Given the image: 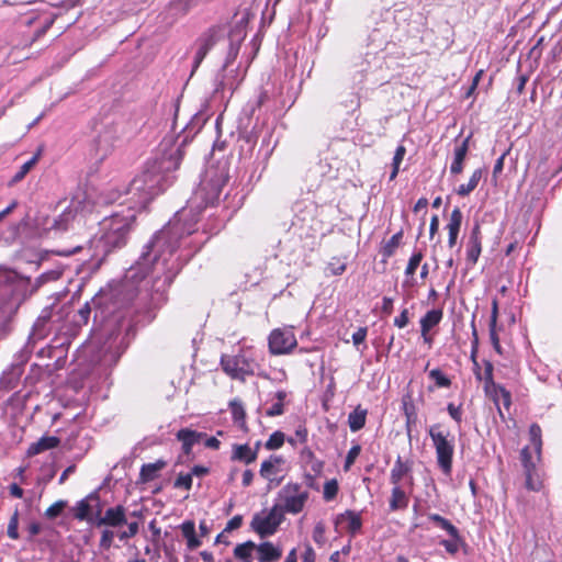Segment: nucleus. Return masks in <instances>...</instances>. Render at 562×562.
<instances>
[{"mask_svg": "<svg viewBox=\"0 0 562 562\" xmlns=\"http://www.w3.org/2000/svg\"><path fill=\"white\" fill-rule=\"evenodd\" d=\"M482 251V235L481 227L479 223H475L471 229L469 235V239L467 243V262L469 266H474L481 255Z\"/></svg>", "mask_w": 562, "mask_h": 562, "instance_id": "nucleus-22", "label": "nucleus"}, {"mask_svg": "<svg viewBox=\"0 0 562 562\" xmlns=\"http://www.w3.org/2000/svg\"><path fill=\"white\" fill-rule=\"evenodd\" d=\"M60 442V439L56 436H43L36 442H33L27 448V456L34 457L46 450L56 448Z\"/></svg>", "mask_w": 562, "mask_h": 562, "instance_id": "nucleus-27", "label": "nucleus"}, {"mask_svg": "<svg viewBox=\"0 0 562 562\" xmlns=\"http://www.w3.org/2000/svg\"><path fill=\"white\" fill-rule=\"evenodd\" d=\"M447 411L450 417L458 424L462 422V408L461 405L456 406L453 403L447 405Z\"/></svg>", "mask_w": 562, "mask_h": 562, "instance_id": "nucleus-64", "label": "nucleus"}, {"mask_svg": "<svg viewBox=\"0 0 562 562\" xmlns=\"http://www.w3.org/2000/svg\"><path fill=\"white\" fill-rule=\"evenodd\" d=\"M231 408H232V415H233L235 423H238L239 426L241 428H244L245 427V416H246L244 406L240 403L234 401L231 403Z\"/></svg>", "mask_w": 562, "mask_h": 562, "instance_id": "nucleus-49", "label": "nucleus"}, {"mask_svg": "<svg viewBox=\"0 0 562 562\" xmlns=\"http://www.w3.org/2000/svg\"><path fill=\"white\" fill-rule=\"evenodd\" d=\"M285 436L282 431H274L270 435L269 439L267 440L265 447L268 450H276L282 447L284 443Z\"/></svg>", "mask_w": 562, "mask_h": 562, "instance_id": "nucleus-47", "label": "nucleus"}, {"mask_svg": "<svg viewBox=\"0 0 562 562\" xmlns=\"http://www.w3.org/2000/svg\"><path fill=\"white\" fill-rule=\"evenodd\" d=\"M338 519H345L348 521V531L351 535H356L357 532H359L362 527L360 514L352 510H346L344 514L339 516Z\"/></svg>", "mask_w": 562, "mask_h": 562, "instance_id": "nucleus-38", "label": "nucleus"}, {"mask_svg": "<svg viewBox=\"0 0 562 562\" xmlns=\"http://www.w3.org/2000/svg\"><path fill=\"white\" fill-rule=\"evenodd\" d=\"M470 136L458 143L453 151V160L450 166V172L452 175H459L463 171V162L469 150Z\"/></svg>", "mask_w": 562, "mask_h": 562, "instance_id": "nucleus-25", "label": "nucleus"}, {"mask_svg": "<svg viewBox=\"0 0 562 562\" xmlns=\"http://www.w3.org/2000/svg\"><path fill=\"white\" fill-rule=\"evenodd\" d=\"M443 316V312L440 308H435L428 311L422 318H420V331H429L431 328L437 326Z\"/></svg>", "mask_w": 562, "mask_h": 562, "instance_id": "nucleus-32", "label": "nucleus"}, {"mask_svg": "<svg viewBox=\"0 0 562 562\" xmlns=\"http://www.w3.org/2000/svg\"><path fill=\"white\" fill-rule=\"evenodd\" d=\"M227 181L228 168L226 164L210 166L189 200L190 210L201 211L203 207L217 202Z\"/></svg>", "mask_w": 562, "mask_h": 562, "instance_id": "nucleus-7", "label": "nucleus"}, {"mask_svg": "<svg viewBox=\"0 0 562 562\" xmlns=\"http://www.w3.org/2000/svg\"><path fill=\"white\" fill-rule=\"evenodd\" d=\"M115 532L110 527L104 528L101 532L99 546L102 550H109L113 544Z\"/></svg>", "mask_w": 562, "mask_h": 562, "instance_id": "nucleus-52", "label": "nucleus"}, {"mask_svg": "<svg viewBox=\"0 0 562 562\" xmlns=\"http://www.w3.org/2000/svg\"><path fill=\"white\" fill-rule=\"evenodd\" d=\"M135 213L128 209L126 214L113 213L100 222V235L90 238L86 245H76L72 248H60L55 252L58 256L70 257L86 252V258L101 262L110 252L124 247L128 239Z\"/></svg>", "mask_w": 562, "mask_h": 562, "instance_id": "nucleus-4", "label": "nucleus"}, {"mask_svg": "<svg viewBox=\"0 0 562 562\" xmlns=\"http://www.w3.org/2000/svg\"><path fill=\"white\" fill-rule=\"evenodd\" d=\"M204 437H206L204 432H199L189 428H181L176 434V438L182 443V451L184 454H190L192 447L200 442V440Z\"/></svg>", "mask_w": 562, "mask_h": 562, "instance_id": "nucleus-24", "label": "nucleus"}, {"mask_svg": "<svg viewBox=\"0 0 562 562\" xmlns=\"http://www.w3.org/2000/svg\"><path fill=\"white\" fill-rule=\"evenodd\" d=\"M60 277V272L58 271H47V272H44L42 273L35 281V288H40L42 284L48 282V281H54V280H57L59 279Z\"/></svg>", "mask_w": 562, "mask_h": 562, "instance_id": "nucleus-61", "label": "nucleus"}, {"mask_svg": "<svg viewBox=\"0 0 562 562\" xmlns=\"http://www.w3.org/2000/svg\"><path fill=\"white\" fill-rule=\"evenodd\" d=\"M194 0H173L171 2V9L181 13H187L193 5Z\"/></svg>", "mask_w": 562, "mask_h": 562, "instance_id": "nucleus-63", "label": "nucleus"}, {"mask_svg": "<svg viewBox=\"0 0 562 562\" xmlns=\"http://www.w3.org/2000/svg\"><path fill=\"white\" fill-rule=\"evenodd\" d=\"M428 519L432 521L438 528L445 530L448 536H457L459 530L450 520L440 516L439 514H429Z\"/></svg>", "mask_w": 562, "mask_h": 562, "instance_id": "nucleus-40", "label": "nucleus"}, {"mask_svg": "<svg viewBox=\"0 0 562 562\" xmlns=\"http://www.w3.org/2000/svg\"><path fill=\"white\" fill-rule=\"evenodd\" d=\"M166 465L165 461L158 460L155 463H146L140 469V477L144 482L153 481L157 476V472Z\"/></svg>", "mask_w": 562, "mask_h": 562, "instance_id": "nucleus-39", "label": "nucleus"}, {"mask_svg": "<svg viewBox=\"0 0 562 562\" xmlns=\"http://www.w3.org/2000/svg\"><path fill=\"white\" fill-rule=\"evenodd\" d=\"M18 528H19V510L15 509L13 515L11 516L9 525H8L7 533H8L9 538H11L13 540L19 539L20 535H19Z\"/></svg>", "mask_w": 562, "mask_h": 562, "instance_id": "nucleus-55", "label": "nucleus"}, {"mask_svg": "<svg viewBox=\"0 0 562 562\" xmlns=\"http://www.w3.org/2000/svg\"><path fill=\"white\" fill-rule=\"evenodd\" d=\"M300 463L305 471L313 472V475H321L324 469V462L318 460L308 447L300 451Z\"/></svg>", "mask_w": 562, "mask_h": 562, "instance_id": "nucleus-23", "label": "nucleus"}, {"mask_svg": "<svg viewBox=\"0 0 562 562\" xmlns=\"http://www.w3.org/2000/svg\"><path fill=\"white\" fill-rule=\"evenodd\" d=\"M367 409H362L360 406L355 408L348 415V425L351 431L356 432L362 429L366 425Z\"/></svg>", "mask_w": 562, "mask_h": 562, "instance_id": "nucleus-34", "label": "nucleus"}, {"mask_svg": "<svg viewBox=\"0 0 562 562\" xmlns=\"http://www.w3.org/2000/svg\"><path fill=\"white\" fill-rule=\"evenodd\" d=\"M40 154L34 155L31 159L25 161L19 169V171L14 175L13 181H21L32 169V167L36 164Z\"/></svg>", "mask_w": 562, "mask_h": 562, "instance_id": "nucleus-48", "label": "nucleus"}, {"mask_svg": "<svg viewBox=\"0 0 562 562\" xmlns=\"http://www.w3.org/2000/svg\"><path fill=\"white\" fill-rule=\"evenodd\" d=\"M269 350L272 355H284L296 347L297 341L290 328H277L271 331L268 338Z\"/></svg>", "mask_w": 562, "mask_h": 562, "instance_id": "nucleus-16", "label": "nucleus"}, {"mask_svg": "<svg viewBox=\"0 0 562 562\" xmlns=\"http://www.w3.org/2000/svg\"><path fill=\"white\" fill-rule=\"evenodd\" d=\"M429 378L434 380L439 387H449L451 385V380L446 376L440 369H432L429 372Z\"/></svg>", "mask_w": 562, "mask_h": 562, "instance_id": "nucleus-51", "label": "nucleus"}, {"mask_svg": "<svg viewBox=\"0 0 562 562\" xmlns=\"http://www.w3.org/2000/svg\"><path fill=\"white\" fill-rule=\"evenodd\" d=\"M284 519V514L278 505H273L269 513L261 517L256 515L251 520L252 529L261 537L273 535Z\"/></svg>", "mask_w": 562, "mask_h": 562, "instance_id": "nucleus-15", "label": "nucleus"}, {"mask_svg": "<svg viewBox=\"0 0 562 562\" xmlns=\"http://www.w3.org/2000/svg\"><path fill=\"white\" fill-rule=\"evenodd\" d=\"M439 544L443 547L449 554H456L465 543L462 536L460 535V531L458 530L457 536H449V539L440 540Z\"/></svg>", "mask_w": 562, "mask_h": 562, "instance_id": "nucleus-37", "label": "nucleus"}, {"mask_svg": "<svg viewBox=\"0 0 562 562\" xmlns=\"http://www.w3.org/2000/svg\"><path fill=\"white\" fill-rule=\"evenodd\" d=\"M346 270V263L340 261L339 259H333L327 267L326 271L331 276H340Z\"/></svg>", "mask_w": 562, "mask_h": 562, "instance_id": "nucleus-59", "label": "nucleus"}, {"mask_svg": "<svg viewBox=\"0 0 562 562\" xmlns=\"http://www.w3.org/2000/svg\"><path fill=\"white\" fill-rule=\"evenodd\" d=\"M224 37V30L220 26L210 27L195 42L196 52L193 58L192 74L199 68L207 53Z\"/></svg>", "mask_w": 562, "mask_h": 562, "instance_id": "nucleus-14", "label": "nucleus"}, {"mask_svg": "<svg viewBox=\"0 0 562 562\" xmlns=\"http://www.w3.org/2000/svg\"><path fill=\"white\" fill-rule=\"evenodd\" d=\"M239 49H240V42L239 41L234 42L233 40H231L229 44H228V50H227V55H226L224 65L215 80L216 81V85H215L216 92H223L226 88H228L233 92L237 88V85H234L233 82L225 81L224 71L235 61V59L238 56Z\"/></svg>", "mask_w": 562, "mask_h": 562, "instance_id": "nucleus-19", "label": "nucleus"}, {"mask_svg": "<svg viewBox=\"0 0 562 562\" xmlns=\"http://www.w3.org/2000/svg\"><path fill=\"white\" fill-rule=\"evenodd\" d=\"M258 135L255 132L246 133L240 138V150L244 154L251 155L255 145L257 144Z\"/></svg>", "mask_w": 562, "mask_h": 562, "instance_id": "nucleus-45", "label": "nucleus"}, {"mask_svg": "<svg viewBox=\"0 0 562 562\" xmlns=\"http://www.w3.org/2000/svg\"><path fill=\"white\" fill-rule=\"evenodd\" d=\"M325 532H326L325 524L323 521H318L313 529V536H312L313 540L316 544L322 547L326 543Z\"/></svg>", "mask_w": 562, "mask_h": 562, "instance_id": "nucleus-53", "label": "nucleus"}, {"mask_svg": "<svg viewBox=\"0 0 562 562\" xmlns=\"http://www.w3.org/2000/svg\"><path fill=\"white\" fill-rule=\"evenodd\" d=\"M256 550L258 552L259 562H276L282 555L281 549L269 541L256 546Z\"/></svg>", "mask_w": 562, "mask_h": 562, "instance_id": "nucleus-28", "label": "nucleus"}, {"mask_svg": "<svg viewBox=\"0 0 562 562\" xmlns=\"http://www.w3.org/2000/svg\"><path fill=\"white\" fill-rule=\"evenodd\" d=\"M463 215L459 207H454L450 214L449 223L447 224L448 229V246L454 247L457 244L458 235L461 228Z\"/></svg>", "mask_w": 562, "mask_h": 562, "instance_id": "nucleus-26", "label": "nucleus"}, {"mask_svg": "<svg viewBox=\"0 0 562 562\" xmlns=\"http://www.w3.org/2000/svg\"><path fill=\"white\" fill-rule=\"evenodd\" d=\"M257 459V450H251L248 445H235L232 454V460L243 461L246 464L254 462Z\"/></svg>", "mask_w": 562, "mask_h": 562, "instance_id": "nucleus-33", "label": "nucleus"}, {"mask_svg": "<svg viewBox=\"0 0 562 562\" xmlns=\"http://www.w3.org/2000/svg\"><path fill=\"white\" fill-rule=\"evenodd\" d=\"M50 311L45 308L33 324L32 330L29 334L27 340L21 349H29V355L32 356L36 344L45 339L49 334Z\"/></svg>", "mask_w": 562, "mask_h": 562, "instance_id": "nucleus-17", "label": "nucleus"}, {"mask_svg": "<svg viewBox=\"0 0 562 562\" xmlns=\"http://www.w3.org/2000/svg\"><path fill=\"white\" fill-rule=\"evenodd\" d=\"M403 411H404V415L406 417V429H407V432L409 434L411 425L415 424L416 418H417L416 412H415V406L412 403L403 401Z\"/></svg>", "mask_w": 562, "mask_h": 562, "instance_id": "nucleus-50", "label": "nucleus"}, {"mask_svg": "<svg viewBox=\"0 0 562 562\" xmlns=\"http://www.w3.org/2000/svg\"><path fill=\"white\" fill-rule=\"evenodd\" d=\"M483 171L482 169H476L472 176L470 177L468 183L460 184L456 192L461 196L469 195L479 184L482 178Z\"/></svg>", "mask_w": 562, "mask_h": 562, "instance_id": "nucleus-36", "label": "nucleus"}, {"mask_svg": "<svg viewBox=\"0 0 562 562\" xmlns=\"http://www.w3.org/2000/svg\"><path fill=\"white\" fill-rule=\"evenodd\" d=\"M81 202L72 200L70 204L56 217L44 224V231L55 234H61L72 228L75 221L78 217Z\"/></svg>", "mask_w": 562, "mask_h": 562, "instance_id": "nucleus-13", "label": "nucleus"}, {"mask_svg": "<svg viewBox=\"0 0 562 562\" xmlns=\"http://www.w3.org/2000/svg\"><path fill=\"white\" fill-rule=\"evenodd\" d=\"M254 550H256V544L249 540L235 547L234 557L241 562H251Z\"/></svg>", "mask_w": 562, "mask_h": 562, "instance_id": "nucleus-35", "label": "nucleus"}, {"mask_svg": "<svg viewBox=\"0 0 562 562\" xmlns=\"http://www.w3.org/2000/svg\"><path fill=\"white\" fill-rule=\"evenodd\" d=\"M403 238V231L397 232L394 234L382 247L381 254L382 256L387 259L392 257L395 254L396 248L400 246L401 240Z\"/></svg>", "mask_w": 562, "mask_h": 562, "instance_id": "nucleus-42", "label": "nucleus"}, {"mask_svg": "<svg viewBox=\"0 0 562 562\" xmlns=\"http://www.w3.org/2000/svg\"><path fill=\"white\" fill-rule=\"evenodd\" d=\"M58 15V13L48 11H32L23 14L19 20V24L21 26L33 29V33L31 34V43H33L41 38L52 27Z\"/></svg>", "mask_w": 562, "mask_h": 562, "instance_id": "nucleus-11", "label": "nucleus"}, {"mask_svg": "<svg viewBox=\"0 0 562 562\" xmlns=\"http://www.w3.org/2000/svg\"><path fill=\"white\" fill-rule=\"evenodd\" d=\"M285 392L284 391H278L277 394H276V397H277V402L274 404H272L266 412V414L270 417H274V416H279V415H282L284 409H283V401L285 398Z\"/></svg>", "mask_w": 562, "mask_h": 562, "instance_id": "nucleus-46", "label": "nucleus"}, {"mask_svg": "<svg viewBox=\"0 0 562 562\" xmlns=\"http://www.w3.org/2000/svg\"><path fill=\"white\" fill-rule=\"evenodd\" d=\"M27 297V284L19 274L0 266V330L9 333L20 306Z\"/></svg>", "mask_w": 562, "mask_h": 562, "instance_id": "nucleus-5", "label": "nucleus"}, {"mask_svg": "<svg viewBox=\"0 0 562 562\" xmlns=\"http://www.w3.org/2000/svg\"><path fill=\"white\" fill-rule=\"evenodd\" d=\"M195 233L193 224L175 217L153 236L136 263L128 269L126 279L133 284L143 281L150 283V301L154 307L166 301L165 294L173 279L200 249L202 241L191 239Z\"/></svg>", "mask_w": 562, "mask_h": 562, "instance_id": "nucleus-1", "label": "nucleus"}, {"mask_svg": "<svg viewBox=\"0 0 562 562\" xmlns=\"http://www.w3.org/2000/svg\"><path fill=\"white\" fill-rule=\"evenodd\" d=\"M173 486L177 488H184V490H191L192 487V476L190 473L188 474H180L175 483Z\"/></svg>", "mask_w": 562, "mask_h": 562, "instance_id": "nucleus-62", "label": "nucleus"}, {"mask_svg": "<svg viewBox=\"0 0 562 562\" xmlns=\"http://www.w3.org/2000/svg\"><path fill=\"white\" fill-rule=\"evenodd\" d=\"M283 462V458L280 456H271L268 460H265L260 467V475L267 480L272 481L271 475L274 473V467Z\"/></svg>", "mask_w": 562, "mask_h": 562, "instance_id": "nucleus-41", "label": "nucleus"}, {"mask_svg": "<svg viewBox=\"0 0 562 562\" xmlns=\"http://www.w3.org/2000/svg\"><path fill=\"white\" fill-rule=\"evenodd\" d=\"M117 140L115 131L106 127L94 140L95 158L98 160L105 159L114 149Z\"/></svg>", "mask_w": 562, "mask_h": 562, "instance_id": "nucleus-20", "label": "nucleus"}, {"mask_svg": "<svg viewBox=\"0 0 562 562\" xmlns=\"http://www.w3.org/2000/svg\"><path fill=\"white\" fill-rule=\"evenodd\" d=\"M308 497L310 493L306 488L299 483L290 482L278 492L277 505L283 514L297 515L304 509Z\"/></svg>", "mask_w": 562, "mask_h": 562, "instance_id": "nucleus-9", "label": "nucleus"}, {"mask_svg": "<svg viewBox=\"0 0 562 562\" xmlns=\"http://www.w3.org/2000/svg\"><path fill=\"white\" fill-rule=\"evenodd\" d=\"M493 363L488 360L484 361V373L482 374V380L485 383L486 393L494 391L499 384H496L493 379Z\"/></svg>", "mask_w": 562, "mask_h": 562, "instance_id": "nucleus-43", "label": "nucleus"}, {"mask_svg": "<svg viewBox=\"0 0 562 562\" xmlns=\"http://www.w3.org/2000/svg\"><path fill=\"white\" fill-rule=\"evenodd\" d=\"M180 530L182 532V536L187 540V548L189 550H195L201 546V541L195 533V524L193 520H184L180 525Z\"/></svg>", "mask_w": 562, "mask_h": 562, "instance_id": "nucleus-31", "label": "nucleus"}, {"mask_svg": "<svg viewBox=\"0 0 562 562\" xmlns=\"http://www.w3.org/2000/svg\"><path fill=\"white\" fill-rule=\"evenodd\" d=\"M307 440V429L305 426H299L297 429L295 430V436L294 437H289L288 438V442L295 447L296 446V442H301V443H305Z\"/></svg>", "mask_w": 562, "mask_h": 562, "instance_id": "nucleus-58", "label": "nucleus"}, {"mask_svg": "<svg viewBox=\"0 0 562 562\" xmlns=\"http://www.w3.org/2000/svg\"><path fill=\"white\" fill-rule=\"evenodd\" d=\"M91 502H95L98 508L100 507L98 494L91 493L87 497L77 502V504L72 507L71 510H72V515L76 519H78L80 521H87L94 526L95 514H93V512H92Z\"/></svg>", "mask_w": 562, "mask_h": 562, "instance_id": "nucleus-21", "label": "nucleus"}, {"mask_svg": "<svg viewBox=\"0 0 562 562\" xmlns=\"http://www.w3.org/2000/svg\"><path fill=\"white\" fill-rule=\"evenodd\" d=\"M29 349H20L14 357L13 363L3 371L0 378V387L5 391H12L20 384L21 376L24 372V366L30 360Z\"/></svg>", "mask_w": 562, "mask_h": 562, "instance_id": "nucleus-12", "label": "nucleus"}, {"mask_svg": "<svg viewBox=\"0 0 562 562\" xmlns=\"http://www.w3.org/2000/svg\"><path fill=\"white\" fill-rule=\"evenodd\" d=\"M204 122V117L196 114L176 139L165 137L161 140L155 157L146 162L143 171L126 188V194L131 195L134 207L144 209L156 195L173 183L175 172L184 156L183 147L189 137L202 128Z\"/></svg>", "mask_w": 562, "mask_h": 562, "instance_id": "nucleus-2", "label": "nucleus"}, {"mask_svg": "<svg viewBox=\"0 0 562 562\" xmlns=\"http://www.w3.org/2000/svg\"><path fill=\"white\" fill-rule=\"evenodd\" d=\"M67 506L66 501H57L54 504H52L45 512V516L49 519H54L58 517L64 508Z\"/></svg>", "mask_w": 562, "mask_h": 562, "instance_id": "nucleus-57", "label": "nucleus"}, {"mask_svg": "<svg viewBox=\"0 0 562 562\" xmlns=\"http://www.w3.org/2000/svg\"><path fill=\"white\" fill-rule=\"evenodd\" d=\"M530 446L520 451V462L524 469L525 487L531 492H540L543 487V471L541 461V428L538 424L529 427Z\"/></svg>", "mask_w": 562, "mask_h": 562, "instance_id": "nucleus-6", "label": "nucleus"}, {"mask_svg": "<svg viewBox=\"0 0 562 562\" xmlns=\"http://www.w3.org/2000/svg\"><path fill=\"white\" fill-rule=\"evenodd\" d=\"M127 524L126 508L123 505H116L105 509L104 514L101 515V507L97 508L95 512V527H110L120 528Z\"/></svg>", "mask_w": 562, "mask_h": 562, "instance_id": "nucleus-18", "label": "nucleus"}, {"mask_svg": "<svg viewBox=\"0 0 562 562\" xmlns=\"http://www.w3.org/2000/svg\"><path fill=\"white\" fill-rule=\"evenodd\" d=\"M223 371L232 379L244 381L246 376L255 373L257 362L248 350H241L235 356L223 355L221 357Z\"/></svg>", "mask_w": 562, "mask_h": 562, "instance_id": "nucleus-10", "label": "nucleus"}, {"mask_svg": "<svg viewBox=\"0 0 562 562\" xmlns=\"http://www.w3.org/2000/svg\"><path fill=\"white\" fill-rule=\"evenodd\" d=\"M408 495L406 492L401 487V485H393L392 492H391V498L389 503V508L391 512H397L406 509L408 506Z\"/></svg>", "mask_w": 562, "mask_h": 562, "instance_id": "nucleus-29", "label": "nucleus"}, {"mask_svg": "<svg viewBox=\"0 0 562 562\" xmlns=\"http://www.w3.org/2000/svg\"><path fill=\"white\" fill-rule=\"evenodd\" d=\"M406 154V148L403 145H398L395 149L393 161H392V171L390 175V180H394L397 177L400 166L404 159Z\"/></svg>", "mask_w": 562, "mask_h": 562, "instance_id": "nucleus-44", "label": "nucleus"}, {"mask_svg": "<svg viewBox=\"0 0 562 562\" xmlns=\"http://www.w3.org/2000/svg\"><path fill=\"white\" fill-rule=\"evenodd\" d=\"M412 471V462H404L398 456L390 473V482L400 485L402 479Z\"/></svg>", "mask_w": 562, "mask_h": 562, "instance_id": "nucleus-30", "label": "nucleus"}, {"mask_svg": "<svg viewBox=\"0 0 562 562\" xmlns=\"http://www.w3.org/2000/svg\"><path fill=\"white\" fill-rule=\"evenodd\" d=\"M337 493H338V482L335 479L327 481L324 485V492H323L324 499L327 502L331 501L336 497Z\"/></svg>", "mask_w": 562, "mask_h": 562, "instance_id": "nucleus-56", "label": "nucleus"}, {"mask_svg": "<svg viewBox=\"0 0 562 562\" xmlns=\"http://www.w3.org/2000/svg\"><path fill=\"white\" fill-rule=\"evenodd\" d=\"M101 297L94 296L90 302H86L75 316V323L78 326L88 324L90 314L94 312V322H100L102 333L105 336L103 345L100 347L97 356L98 367L104 371L113 368L125 347L123 346L125 335L132 328V322L126 319L130 311H115L112 304L103 306Z\"/></svg>", "mask_w": 562, "mask_h": 562, "instance_id": "nucleus-3", "label": "nucleus"}, {"mask_svg": "<svg viewBox=\"0 0 562 562\" xmlns=\"http://www.w3.org/2000/svg\"><path fill=\"white\" fill-rule=\"evenodd\" d=\"M423 252L422 251H416L414 252L409 260H408V263L406 266V269H405V274L406 276H413L416 271V269L418 268V266L420 265L422 260H423Z\"/></svg>", "mask_w": 562, "mask_h": 562, "instance_id": "nucleus-54", "label": "nucleus"}, {"mask_svg": "<svg viewBox=\"0 0 562 562\" xmlns=\"http://www.w3.org/2000/svg\"><path fill=\"white\" fill-rule=\"evenodd\" d=\"M428 434L436 451L439 469L443 474L450 475L454 453V438L450 435V431L441 430L440 424L431 425L428 429Z\"/></svg>", "mask_w": 562, "mask_h": 562, "instance_id": "nucleus-8", "label": "nucleus"}, {"mask_svg": "<svg viewBox=\"0 0 562 562\" xmlns=\"http://www.w3.org/2000/svg\"><path fill=\"white\" fill-rule=\"evenodd\" d=\"M360 451H361V447L359 445H355L349 449V451L346 456L345 465H344V469L346 471H348L350 469V467L355 463L356 459L360 454Z\"/></svg>", "mask_w": 562, "mask_h": 562, "instance_id": "nucleus-60", "label": "nucleus"}]
</instances>
